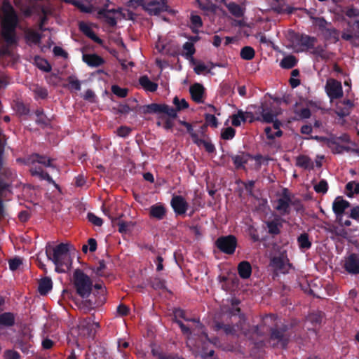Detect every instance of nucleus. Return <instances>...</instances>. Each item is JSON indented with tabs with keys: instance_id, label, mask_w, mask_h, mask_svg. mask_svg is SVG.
Listing matches in <instances>:
<instances>
[{
	"instance_id": "obj_4",
	"label": "nucleus",
	"mask_w": 359,
	"mask_h": 359,
	"mask_svg": "<svg viewBox=\"0 0 359 359\" xmlns=\"http://www.w3.org/2000/svg\"><path fill=\"white\" fill-rule=\"evenodd\" d=\"M73 279L76 293L83 299L88 297L93 286L90 278L82 270L78 269L74 272Z\"/></svg>"
},
{
	"instance_id": "obj_52",
	"label": "nucleus",
	"mask_w": 359,
	"mask_h": 359,
	"mask_svg": "<svg viewBox=\"0 0 359 359\" xmlns=\"http://www.w3.org/2000/svg\"><path fill=\"white\" fill-rule=\"evenodd\" d=\"M69 84L68 88L71 90L79 91L81 90V82L74 76H69L67 79Z\"/></svg>"
},
{
	"instance_id": "obj_8",
	"label": "nucleus",
	"mask_w": 359,
	"mask_h": 359,
	"mask_svg": "<svg viewBox=\"0 0 359 359\" xmlns=\"http://www.w3.org/2000/svg\"><path fill=\"white\" fill-rule=\"evenodd\" d=\"M292 42L296 45L304 47L306 50H311L314 48L317 39L305 34L292 33V36H290Z\"/></svg>"
},
{
	"instance_id": "obj_10",
	"label": "nucleus",
	"mask_w": 359,
	"mask_h": 359,
	"mask_svg": "<svg viewBox=\"0 0 359 359\" xmlns=\"http://www.w3.org/2000/svg\"><path fill=\"white\" fill-rule=\"evenodd\" d=\"M270 265L275 271L281 273H288L290 268H292V264L290 263L289 259L283 254L272 257L270 261Z\"/></svg>"
},
{
	"instance_id": "obj_62",
	"label": "nucleus",
	"mask_w": 359,
	"mask_h": 359,
	"mask_svg": "<svg viewBox=\"0 0 359 359\" xmlns=\"http://www.w3.org/2000/svg\"><path fill=\"white\" fill-rule=\"evenodd\" d=\"M22 264V261L20 257H14L8 261L9 269L11 271L17 270Z\"/></svg>"
},
{
	"instance_id": "obj_44",
	"label": "nucleus",
	"mask_w": 359,
	"mask_h": 359,
	"mask_svg": "<svg viewBox=\"0 0 359 359\" xmlns=\"http://www.w3.org/2000/svg\"><path fill=\"white\" fill-rule=\"evenodd\" d=\"M66 3L71 4L79 8L81 12L90 13L92 12V6L83 4L80 0H63Z\"/></svg>"
},
{
	"instance_id": "obj_6",
	"label": "nucleus",
	"mask_w": 359,
	"mask_h": 359,
	"mask_svg": "<svg viewBox=\"0 0 359 359\" xmlns=\"http://www.w3.org/2000/svg\"><path fill=\"white\" fill-rule=\"evenodd\" d=\"M143 114H165L170 118H175L177 117V111L175 108L170 107L166 104L151 103L143 106Z\"/></svg>"
},
{
	"instance_id": "obj_48",
	"label": "nucleus",
	"mask_w": 359,
	"mask_h": 359,
	"mask_svg": "<svg viewBox=\"0 0 359 359\" xmlns=\"http://www.w3.org/2000/svg\"><path fill=\"white\" fill-rule=\"evenodd\" d=\"M149 285L154 290H164L165 289V280L159 277H152L149 279Z\"/></svg>"
},
{
	"instance_id": "obj_1",
	"label": "nucleus",
	"mask_w": 359,
	"mask_h": 359,
	"mask_svg": "<svg viewBox=\"0 0 359 359\" xmlns=\"http://www.w3.org/2000/svg\"><path fill=\"white\" fill-rule=\"evenodd\" d=\"M269 325V341L273 347H280L286 348L287 346L291 334L289 332V325L278 320L277 316L269 314L262 320V325L252 326L250 332L257 335H262L264 332L263 326Z\"/></svg>"
},
{
	"instance_id": "obj_60",
	"label": "nucleus",
	"mask_w": 359,
	"mask_h": 359,
	"mask_svg": "<svg viewBox=\"0 0 359 359\" xmlns=\"http://www.w3.org/2000/svg\"><path fill=\"white\" fill-rule=\"evenodd\" d=\"M335 140L334 144H331V147H330L334 154H341L344 151H349V147L346 146H342L337 142V138L332 137Z\"/></svg>"
},
{
	"instance_id": "obj_36",
	"label": "nucleus",
	"mask_w": 359,
	"mask_h": 359,
	"mask_svg": "<svg viewBox=\"0 0 359 359\" xmlns=\"http://www.w3.org/2000/svg\"><path fill=\"white\" fill-rule=\"evenodd\" d=\"M297 62H298V60L296 58V57L292 55H290L284 57L282 59V60L280 61V66L283 69H292L294 67H295L297 65Z\"/></svg>"
},
{
	"instance_id": "obj_56",
	"label": "nucleus",
	"mask_w": 359,
	"mask_h": 359,
	"mask_svg": "<svg viewBox=\"0 0 359 359\" xmlns=\"http://www.w3.org/2000/svg\"><path fill=\"white\" fill-rule=\"evenodd\" d=\"M327 39H333L334 42H337L339 40V32L336 28H327L325 31Z\"/></svg>"
},
{
	"instance_id": "obj_64",
	"label": "nucleus",
	"mask_w": 359,
	"mask_h": 359,
	"mask_svg": "<svg viewBox=\"0 0 359 359\" xmlns=\"http://www.w3.org/2000/svg\"><path fill=\"white\" fill-rule=\"evenodd\" d=\"M4 359H20V355L18 352L14 350H6L4 353Z\"/></svg>"
},
{
	"instance_id": "obj_16",
	"label": "nucleus",
	"mask_w": 359,
	"mask_h": 359,
	"mask_svg": "<svg viewBox=\"0 0 359 359\" xmlns=\"http://www.w3.org/2000/svg\"><path fill=\"white\" fill-rule=\"evenodd\" d=\"M214 329L216 331L222 330L226 334H235L237 332L241 331L245 334H247L244 331V326L243 325L236 323L235 325L224 324L222 322H216L214 326Z\"/></svg>"
},
{
	"instance_id": "obj_38",
	"label": "nucleus",
	"mask_w": 359,
	"mask_h": 359,
	"mask_svg": "<svg viewBox=\"0 0 359 359\" xmlns=\"http://www.w3.org/2000/svg\"><path fill=\"white\" fill-rule=\"evenodd\" d=\"M94 288L97 290V294H99L98 299L94 303V305L98 306L102 305L105 302V292L106 290L104 287H102V284L96 283L94 286Z\"/></svg>"
},
{
	"instance_id": "obj_35",
	"label": "nucleus",
	"mask_w": 359,
	"mask_h": 359,
	"mask_svg": "<svg viewBox=\"0 0 359 359\" xmlns=\"http://www.w3.org/2000/svg\"><path fill=\"white\" fill-rule=\"evenodd\" d=\"M297 243L299 245V248L303 250H309L311 247V241L309 239V236L307 233H301L297 237Z\"/></svg>"
},
{
	"instance_id": "obj_2",
	"label": "nucleus",
	"mask_w": 359,
	"mask_h": 359,
	"mask_svg": "<svg viewBox=\"0 0 359 359\" xmlns=\"http://www.w3.org/2000/svg\"><path fill=\"white\" fill-rule=\"evenodd\" d=\"M1 11L3 14L1 22L2 38L8 45L16 44V29L20 22L18 14L8 0L3 1Z\"/></svg>"
},
{
	"instance_id": "obj_42",
	"label": "nucleus",
	"mask_w": 359,
	"mask_h": 359,
	"mask_svg": "<svg viewBox=\"0 0 359 359\" xmlns=\"http://www.w3.org/2000/svg\"><path fill=\"white\" fill-rule=\"evenodd\" d=\"M311 49L312 51L311 53L315 56L320 57L322 60H328L330 58V53L327 52L321 46H318L317 47L314 46V48Z\"/></svg>"
},
{
	"instance_id": "obj_18",
	"label": "nucleus",
	"mask_w": 359,
	"mask_h": 359,
	"mask_svg": "<svg viewBox=\"0 0 359 359\" xmlns=\"http://www.w3.org/2000/svg\"><path fill=\"white\" fill-rule=\"evenodd\" d=\"M259 113L262 115V121L270 123L278 116V112L271 105L267 104H262L259 108Z\"/></svg>"
},
{
	"instance_id": "obj_47",
	"label": "nucleus",
	"mask_w": 359,
	"mask_h": 359,
	"mask_svg": "<svg viewBox=\"0 0 359 359\" xmlns=\"http://www.w3.org/2000/svg\"><path fill=\"white\" fill-rule=\"evenodd\" d=\"M198 146L203 145L208 153H213L215 151V147L213 144L203 139H200L198 136L193 140Z\"/></svg>"
},
{
	"instance_id": "obj_21",
	"label": "nucleus",
	"mask_w": 359,
	"mask_h": 359,
	"mask_svg": "<svg viewBox=\"0 0 359 359\" xmlns=\"http://www.w3.org/2000/svg\"><path fill=\"white\" fill-rule=\"evenodd\" d=\"M350 206V203L340 197L336 198L332 203V210L337 218L342 217L345 210Z\"/></svg>"
},
{
	"instance_id": "obj_54",
	"label": "nucleus",
	"mask_w": 359,
	"mask_h": 359,
	"mask_svg": "<svg viewBox=\"0 0 359 359\" xmlns=\"http://www.w3.org/2000/svg\"><path fill=\"white\" fill-rule=\"evenodd\" d=\"M313 188L316 193L325 194L328 190V184L325 180L323 179L317 184L314 185Z\"/></svg>"
},
{
	"instance_id": "obj_5",
	"label": "nucleus",
	"mask_w": 359,
	"mask_h": 359,
	"mask_svg": "<svg viewBox=\"0 0 359 359\" xmlns=\"http://www.w3.org/2000/svg\"><path fill=\"white\" fill-rule=\"evenodd\" d=\"M217 248L226 255H233L238 245V240L234 235L222 236L215 242Z\"/></svg>"
},
{
	"instance_id": "obj_33",
	"label": "nucleus",
	"mask_w": 359,
	"mask_h": 359,
	"mask_svg": "<svg viewBox=\"0 0 359 359\" xmlns=\"http://www.w3.org/2000/svg\"><path fill=\"white\" fill-rule=\"evenodd\" d=\"M268 229V232L271 235H278L280 233V228L282 224L279 222L278 219L265 222Z\"/></svg>"
},
{
	"instance_id": "obj_50",
	"label": "nucleus",
	"mask_w": 359,
	"mask_h": 359,
	"mask_svg": "<svg viewBox=\"0 0 359 359\" xmlns=\"http://www.w3.org/2000/svg\"><path fill=\"white\" fill-rule=\"evenodd\" d=\"M173 314H174V318H180L184 319L185 321L199 323V321L196 320V319H195V318H187L185 311L180 308L175 309L173 311ZM198 325L201 327H202V325L201 323H198Z\"/></svg>"
},
{
	"instance_id": "obj_58",
	"label": "nucleus",
	"mask_w": 359,
	"mask_h": 359,
	"mask_svg": "<svg viewBox=\"0 0 359 359\" xmlns=\"http://www.w3.org/2000/svg\"><path fill=\"white\" fill-rule=\"evenodd\" d=\"M236 135V130L232 127H227L224 128L222 133H221V137L223 140H231Z\"/></svg>"
},
{
	"instance_id": "obj_17",
	"label": "nucleus",
	"mask_w": 359,
	"mask_h": 359,
	"mask_svg": "<svg viewBox=\"0 0 359 359\" xmlns=\"http://www.w3.org/2000/svg\"><path fill=\"white\" fill-rule=\"evenodd\" d=\"M29 172L32 176L37 177L40 180H46L49 184H53L55 188L59 189V185L55 183L50 175L44 172L41 166L32 165Z\"/></svg>"
},
{
	"instance_id": "obj_57",
	"label": "nucleus",
	"mask_w": 359,
	"mask_h": 359,
	"mask_svg": "<svg viewBox=\"0 0 359 359\" xmlns=\"http://www.w3.org/2000/svg\"><path fill=\"white\" fill-rule=\"evenodd\" d=\"M306 140H315L320 142H326L329 147H331V144L335 143V140L332 137H326L323 136L318 135H311L309 137H306Z\"/></svg>"
},
{
	"instance_id": "obj_19",
	"label": "nucleus",
	"mask_w": 359,
	"mask_h": 359,
	"mask_svg": "<svg viewBox=\"0 0 359 359\" xmlns=\"http://www.w3.org/2000/svg\"><path fill=\"white\" fill-rule=\"evenodd\" d=\"M189 93L191 99L196 103H203V95L205 88L201 83H196L190 86Z\"/></svg>"
},
{
	"instance_id": "obj_37",
	"label": "nucleus",
	"mask_w": 359,
	"mask_h": 359,
	"mask_svg": "<svg viewBox=\"0 0 359 359\" xmlns=\"http://www.w3.org/2000/svg\"><path fill=\"white\" fill-rule=\"evenodd\" d=\"M226 6L229 13L236 18H241L244 15L241 6L235 2H230Z\"/></svg>"
},
{
	"instance_id": "obj_3",
	"label": "nucleus",
	"mask_w": 359,
	"mask_h": 359,
	"mask_svg": "<svg viewBox=\"0 0 359 359\" xmlns=\"http://www.w3.org/2000/svg\"><path fill=\"white\" fill-rule=\"evenodd\" d=\"M46 253L48 259L51 260L55 266V271L58 273H65L72 264L67 243H60L52 248H46Z\"/></svg>"
},
{
	"instance_id": "obj_15",
	"label": "nucleus",
	"mask_w": 359,
	"mask_h": 359,
	"mask_svg": "<svg viewBox=\"0 0 359 359\" xmlns=\"http://www.w3.org/2000/svg\"><path fill=\"white\" fill-rule=\"evenodd\" d=\"M168 6L165 2L153 0L143 6V9L149 15H157L161 12L167 11Z\"/></svg>"
},
{
	"instance_id": "obj_29",
	"label": "nucleus",
	"mask_w": 359,
	"mask_h": 359,
	"mask_svg": "<svg viewBox=\"0 0 359 359\" xmlns=\"http://www.w3.org/2000/svg\"><path fill=\"white\" fill-rule=\"evenodd\" d=\"M139 83L144 90L148 92H155L158 88V84L151 81L147 75L140 77Z\"/></svg>"
},
{
	"instance_id": "obj_9",
	"label": "nucleus",
	"mask_w": 359,
	"mask_h": 359,
	"mask_svg": "<svg viewBox=\"0 0 359 359\" xmlns=\"http://www.w3.org/2000/svg\"><path fill=\"white\" fill-rule=\"evenodd\" d=\"M18 161L23 163L25 165H34L36 163L43 165L45 167H49L53 170H57L55 165L52 162L53 159L47 158L46 156L34 153L25 158H18Z\"/></svg>"
},
{
	"instance_id": "obj_13",
	"label": "nucleus",
	"mask_w": 359,
	"mask_h": 359,
	"mask_svg": "<svg viewBox=\"0 0 359 359\" xmlns=\"http://www.w3.org/2000/svg\"><path fill=\"white\" fill-rule=\"evenodd\" d=\"M342 266L348 274H359V254L351 253L345 257Z\"/></svg>"
},
{
	"instance_id": "obj_12",
	"label": "nucleus",
	"mask_w": 359,
	"mask_h": 359,
	"mask_svg": "<svg viewBox=\"0 0 359 359\" xmlns=\"http://www.w3.org/2000/svg\"><path fill=\"white\" fill-rule=\"evenodd\" d=\"M293 203H294L292 202L288 189L285 188L283 190L281 197L276 201V205L275 208L280 213V215H286L290 214V205Z\"/></svg>"
},
{
	"instance_id": "obj_55",
	"label": "nucleus",
	"mask_w": 359,
	"mask_h": 359,
	"mask_svg": "<svg viewBox=\"0 0 359 359\" xmlns=\"http://www.w3.org/2000/svg\"><path fill=\"white\" fill-rule=\"evenodd\" d=\"M197 1L198 3V5H199V7L201 8V9H202L203 11L211 12V13H215L217 9V5L212 3L211 1H207L206 3L201 2L198 0H197Z\"/></svg>"
},
{
	"instance_id": "obj_27",
	"label": "nucleus",
	"mask_w": 359,
	"mask_h": 359,
	"mask_svg": "<svg viewBox=\"0 0 359 359\" xmlns=\"http://www.w3.org/2000/svg\"><path fill=\"white\" fill-rule=\"evenodd\" d=\"M237 271L241 278L248 279L252 274V266L249 262L242 261L238 264Z\"/></svg>"
},
{
	"instance_id": "obj_59",
	"label": "nucleus",
	"mask_w": 359,
	"mask_h": 359,
	"mask_svg": "<svg viewBox=\"0 0 359 359\" xmlns=\"http://www.w3.org/2000/svg\"><path fill=\"white\" fill-rule=\"evenodd\" d=\"M112 93L121 98H124L128 95V90L127 88H123L117 85H114L111 87Z\"/></svg>"
},
{
	"instance_id": "obj_24",
	"label": "nucleus",
	"mask_w": 359,
	"mask_h": 359,
	"mask_svg": "<svg viewBox=\"0 0 359 359\" xmlns=\"http://www.w3.org/2000/svg\"><path fill=\"white\" fill-rule=\"evenodd\" d=\"M229 156L231 158L235 168L242 169L245 168V164L248 163L250 154L241 151L240 154H229Z\"/></svg>"
},
{
	"instance_id": "obj_25",
	"label": "nucleus",
	"mask_w": 359,
	"mask_h": 359,
	"mask_svg": "<svg viewBox=\"0 0 359 359\" xmlns=\"http://www.w3.org/2000/svg\"><path fill=\"white\" fill-rule=\"evenodd\" d=\"M202 336L204 337L205 339V341L203 342L202 346H201V357L203 359H210L214 356L215 351L213 349H211L208 351V346L210 343H215L214 341L217 340L216 338L211 340L209 337L208 334L205 332H202Z\"/></svg>"
},
{
	"instance_id": "obj_34",
	"label": "nucleus",
	"mask_w": 359,
	"mask_h": 359,
	"mask_svg": "<svg viewBox=\"0 0 359 359\" xmlns=\"http://www.w3.org/2000/svg\"><path fill=\"white\" fill-rule=\"evenodd\" d=\"M15 325V316L11 312H5L0 314V325L11 327Z\"/></svg>"
},
{
	"instance_id": "obj_22",
	"label": "nucleus",
	"mask_w": 359,
	"mask_h": 359,
	"mask_svg": "<svg viewBox=\"0 0 359 359\" xmlns=\"http://www.w3.org/2000/svg\"><path fill=\"white\" fill-rule=\"evenodd\" d=\"M167 210L163 203H158L149 208L150 217L158 220L163 219L166 215Z\"/></svg>"
},
{
	"instance_id": "obj_53",
	"label": "nucleus",
	"mask_w": 359,
	"mask_h": 359,
	"mask_svg": "<svg viewBox=\"0 0 359 359\" xmlns=\"http://www.w3.org/2000/svg\"><path fill=\"white\" fill-rule=\"evenodd\" d=\"M183 50L186 51L183 55H184L187 58H192L193 55L196 52L194 43L189 41H187L184 43Z\"/></svg>"
},
{
	"instance_id": "obj_61",
	"label": "nucleus",
	"mask_w": 359,
	"mask_h": 359,
	"mask_svg": "<svg viewBox=\"0 0 359 359\" xmlns=\"http://www.w3.org/2000/svg\"><path fill=\"white\" fill-rule=\"evenodd\" d=\"M88 219L90 222L97 226H101L102 225L103 221L102 219L96 216L94 213L89 212L87 215Z\"/></svg>"
},
{
	"instance_id": "obj_7",
	"label": "nucleus",
	"mask_w": 359,
	"mask_h": 359,
	"mask_svg": "<svg viewBox=\"0 0 359 359\" xmlns=\"http://www.w3.org/2000/svg\"><path fill=\"white\" fill-rule=\"evenodd\" d=\"M99 327L100 323L94 321V316L81 319L78 324L79 334L84 337H94Z\"/></svg>"
},
{
	"instance_id": "obj_45",
	"label": "nucleus",
	"mask_w": 359,
	"mask_h": 359,
	"mask_svg": "<svg viewBox=\"0 0 359 359\" xmlns=\"http://www.w3.org/2000/svg\"><path fill=\"white\" fill-rule=\"evenodd\" d=\"M25 39L27 42L39 44L41 39V34L34 30L29 29L25 34Z\"/></svg>"
},
{
	"instance_id": "obj_40",
	"label": "nucleus",
	"mask_w": 359,
	"mask_h": 359,
	"mask_svg": "<svg viewBox=\"0 0 359 359\" xmlns=\"http://www.w3.org/2000/svg\"><path fill=\"white\" fill-rule=\"evenodd\" d=\"M190 28L194 34L198 33V29L203 26V21L201 16L198 15H191L190 18Z\"/></svg>"
},
{
	"instance_id": "obj_43",
	"label": "nucleus",
	"mask_w": 359,
	"mask_h": 359,
	"mask_svg": "<svg viewBox=\"0 0 359 359\" xmlns=\"http://www.w3.org/2000/svg\"><path fill=\"white\" fill-rule=\"evenodd\" d=\"M346 196L349 198L353 196L354 194H359V183L355 181H351L346 185Z\"/></svg>"
},
{
	"instance_id": "obj_20",
	"label": "nucleus",
	"mask_w": 359,
	"mask_h": 359,
	"mask_svg": "<svg viewBox=\"0 0 359 359\" xmlns=\"http://www.w3.org/2000/svg\"><path fill=\"white\" fill-rule=\"evenodd\" d=\"M231 123L235 127H238L241 125V122L245 123L248 118H250V122L253 121V115L252 112H244L241 109L238 110L237 114L231 116Z\"/></svg>"
},
{
	"instance_id": "obj_39",
	"label": "nucleus",
	"mask_w": 359,
	"mask_h": 359,
	"mask_svg": "<svg viewBox=\"0 0 359 359\" xmlns=\"http://www.w3.org/2000/svg\"><path fill=\"white\" fill-rule=\"evenodd\" d=\"M34 61L36 67L39 69L45 72H50L51 71L52 67L46 59H43L39 56H36L34 57Z\"/></svg>"
},
{
	"instance_id": "obj_51",
	"label": "nucleus",
	"mask_w": 359,
	"mask_h": 359,
	"mask_svg": "<svg viewBox=\"0 0 359 359\" xmlns=\"http://www.w3.org/2000/svg\"><path fill=\"white\" fill-rule=\"evenodd\" d=\"M172 103L175 106V109H177V111H180L189 107V103L186 101V100H180L177 96H175L173 98Z\"/></svg>"
},
{
	"instance_id": "obj_23",
	"label": "nucleus",
	"mask_w": 359,
	"mask_h": 359,
	"mask_svg": "<svg viewBox=\"0 0 359 359\" xmlns=\"http://www.w3.org/2000/svg\"><path fill=\"white\" fill-rule=\"evenodd\" d=\"M82 60L91 67H98L104 63V60L95 53L83 54Z\"/></svg>"
},
{
	"instance_id": "obj_11",
	"label": "nucleus",
	"mask_w": 359,
	"mask_h": 359,
	"mask_svg": "<svg viewBox=\"0 0 359 359\" xmlns=\"http://www.w3.org/2000/svg\"><path fill=\"white\" fill-rule=\"evenodd\" d=\"M325 91L327 96L331 100L341 98L343 96V89L340 81L330 79L327 80L325 85Z\"/></svg>"
},
{
	"instance_id": "obj_32",
	"label": "nucleus",
	"mask_w": 359,
	"mask_h": 359,
	"mask_svg": "<svg viewBox=\"0 0 359 359\" xmlns=\"http://www.w3.org/2000/svg\"><path fill=\"white\" fill-rule=\"evenodd\" d=\"M296 165L308 170H313L314 168L313 161L306 155H299L297 157Z\"/></svg>"
},
{
	"instance_id": "obj_49",
	"label": "nucleus",
	"mask_w": 359,
	"mask_h": 359,
	"mask_svg": "<svg viewBox=\"0 0 359 359\" xmlns=\"http://www.w3.org/2000/svg\"><path fill=\"white\" fill-rule=\"evenodd\" d=\"M233 307L229 310V316L231 317H238V324L243 325L244 326L245 324V316L243 314L241 313V309L238 306H234V303L232 304Z\"/></svg>"
},
{
	"instance_id": "obj_28",
	"label": "nucleus",
	"mask_w": 359,
	"mask_h": 359,
	"mask_svg": "<svg viewBox=\"0 0 359 359\" xmlns=\"http://www.w3.org/2000/svg\"><path fill=\"white\" fill-rule=\"evenodd\" d=\"M79 29L87 37L93 40L94 42L100 45L103 43V41L96 35L92 28L87 24L81 22L79 25Z\"/></svg>"
},
{
	"instance_id": "obj_14",
	"label": "nucleus",
	"mask_w": 359,
	"mask_h": 359,
	"mask_svg": "<svg viewBox=\"0 0 359 359\" xmlns=\"http://www.w3.org/2000/svg\"><path fill=\"white\" fill-rule=\"evenodd\" d=\"M170 205L177 215H183L189 208V203L180 195H174L170 201Z\"/></svg>"
},
{
	"instance_id": "obj_31",
	"label": "nucleus",
	"mask_w": 359,
	"mask_h": 359,
	"mask_svg": "<svg viewBox=\"0 0 359 359\" xmlns=\"http://www.w3.org/2000/svg\"><path fill=\"white\" fill-rule=\"evenodd\" d=\"M53 282L50 278L45 277L39 283L38 291L41 295L47 294L52 289Z\"/></svg>"
},
{
	"instance_id": "obj_30",
	"label": "nucleus",
	"mask_w": 359,
	"mask_h": 359,
	"mask_svg": "<svg viewBox=\"0 0 359 359\" xmlns=\"http://www.w3.org/2000/svg\"><path fill=\"white\" fill-rule=\"evenodd\" d=\"M151 352L152 355L157 359H184L177 353H166L160 348H152Z\"/></svg>"
},
{
	"instance_id": "obj_46",
	"label": "nucleus",
	"mask_w": 359,
	"mask_h": 359,
	"mask_svg": "<svg viewBox=\"0 0 359 359\" xmlns=\"http://www.w3.org/2000/svg\"><path fill=\"white\" fill-rule=\"evenodd\" d=\"M255 51L251 46H244L241 50L240 56L245 60H250L255 57Z\"/></svg>"
},
{
	"instance_id": "obj_26",
	"label": "nucleus",
	"mask_w": 359,
	"mask_h": 359,
	"mask_svg": "<svg viewBox=\"0 0 359 359\" xmlns=\"http://www.w3.org/2000/svg\"><path fill=\"white\" fill-rule=\"evenodd\" d=\"M116 11L114 9H107V8H101L98 11L97 15L98 18H104L106 22L111 27H114L116 25V18L111 15V13H114Z\"/></svg>"
},
{
	"instance_id": "obj_41",
	"label": "nucleus",
	"mask_w": 359,
	"mask_h": 359,
	"mask_svg": "<svg viewBox=\"0 0 359 359\" xmlns=\"http://www.w3.org/2000/svg\"><path fill=\"white\" fill-rule=\"evenodd\" d=\"M107 266L104 260L102 259L98 262L97 266H94L91 268L92 271L97 276H107L106 272Z\"/></svg>"
},
{
	"instance_id": "obj_63",
	"label": "nucleus",
	"mask_w": 359,
	"mask_h": 359,
	"mask_svg": "<svg viewBox=\"0 0 359 359\" xmlns=\"http://www.w3.org/2000/svg\"><path fill=\"white\" fill-rule=\"evenodd\" d=\"M205 120L208 125L217 128L218 125L217 118L213 114H206L205 116Z\"/></svg>"
}]
</instances>
